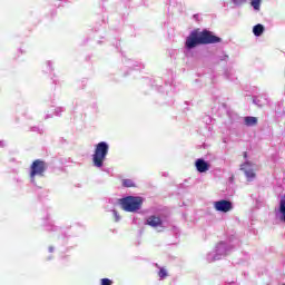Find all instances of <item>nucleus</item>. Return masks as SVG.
Here are the masks:
<instances>
[{"label":"nucleus","instance_id":"obj_1","mask_svg":"<svg viewBox=\"0 0 285 285\" xmlns=\"http://www.w3.org/2000/svg\"><path fill=\"white\" fill-rule=\"evenodd\" d=\"M222 38L213 35V32L208 30L204 31H191L190 35L186 38L185 41V50L189 52L197 46H207L208 43H219Z\"/></svg>","mask_w":285,"mask_h":285},{"label":"nucleus","instance_id":"obj_2","mask_svg":"<svg viewBox=\"0 0 285 285\" xmlns=\"http://www.w3.org/2000/svg\"><path fill=\"white\" fill-rule=\"evenodd\" d=\"M110 151V145L106 141H100L95 146L94 154L91 156L92 166L95 168H104V164L106 161V157H108V153Z\"/></svg>","mask_w":285,"mask_h":285},{"label":"nucleus","instance_id":"obj_3","mask_svg":"<svg viewBox=\"0 0 285 285\" xmlns=\"http://www.w3.org/2000/svg\"><path fill=\"white\" fill-rule=\"evenodd\" d=\"M142 204L144 198L139 196H127L119 199L120 208L126 213H137V210H141Z\"/></svg>","mask_w":285,"mask_h":285},{"label":"nucleus","instance_id":"obj_4","mask_svg":"<svg viewBox=\"0 0 285 285\" xmlns=\"http://www.w3.org/2000/svg\"><path fill=\"white\" fill-rule=\"evenodd\" d=\"M46 170H48V164L46 161L40 159L35 160L30 166L29 177L31 184H37V177H43Z\"/></svg>","mask_w":285,"mask_h":285},{"label":"nucleus","instance_id":"obj_5","mask_svg":"<svg viewBox=\"0 0 285 285\" xmlns=\"http://www.w3.org/2000/svg\"><path fill=\"white\" fill-rule=\"evenodd\" d=\"M236 246H239V240L235 242H220L215 246L216 254L220 259H224L227 255H230Z\"/></svg>","mask_w":285,"mask_h":285},{"label":"nucleus","instance_id":"obj_6","mask_svg":"<svg viewBox=\"0 0 285 285\" xmlns=\"http://www.w3.org/2000/svg\"><path fill=\"white\" fill-rule=\"evenodd\" d=\"M240 170L245 173V177H247L248 181H253L255 171L259 170V167L256 164L247 161L240 166Z\"/></svg>","mask_w":285,"mask_h":285},{"label":"nucleus","instance_id":"obj_7","mask_svg":"<svg viewBox=\"0 0 285 285\" xmlns=\"http://www.w3.org/2000/svg\"><path fill=\"white\" fill-rule=\"evenodd\" d=\"M214 208L217 213H230L233 210V203L230 200H217L214 202Z\"/></svg>","mask_w":285,"mask_h":285},{"label":"nucleus","instance_id":"obj_8","mask_svg":"<svg viewBox=\"0 0 285 285\" xmlns=\"http://www.w3.org/2000/svg\"><path fill=\"white\" fill-rule=\"evenodd\" d=\"M147 226H151V228H164V222H161V218L158 216H149L146 219Z\"/></svg>","mask_w":285,"mask_h":285},{"label":"nucleus","instance_id":"obj_9","mask_svg":"<svg viewBox=\"0 0 285 285\" xmlns=\"http://www.w3.org/2000/svg\"><path fill=\"white\" fill-rule=\"evenodd\" d=\"M195 166L198 173H208V170H210V164H208V161L204 160L203 158H198L195 161Z\"/></svg>","mask_w":285,"mask_h":285},{"label":"nucleus","instance_id":"obj_10","mask_svg":"<svg viewBox=\"0 0 285 285\" xmlns=\"http://www.w3.org/2000/svg\"><path fill=\"white\" fill-rule=\"evenodd\" d=\"M254 104H256V106L262 108V106H268V104H271V99L268 98V95L263 94V95L254 98Z\"/></svg>","mask_w":285,"mask_h":285},{"label":"nucleus","instance_id":"obj_11","mask_svg":"<svg viewBox=\"0 0 285 285\" xmlns=\"http://www.w3.org/2000/svg\"><path fill=\"white\" fill-rule=\"evenodd\" d=\"M206 262H208V264H213V262H219V255L217 254V250L214 249L212 252H208L205 256Z\"/></svg>","mask_w":285,"mask_h":285},{"label":"nucleus","instance_id":"obj_12","mask_svg":"<svg viewBox=\"0 0 285 285\" xmlns=\"http://www.w3.org/2000/svg\"><path fill=\"white\" fill-rule=\"evenodd\" d=\"M245 126H257V117L247 116L244 118Z\"/></svg>","mask_w":285,"mask_h":285},{"label":"nucleus","instance_id":"obj_13","mask_svg":"<svg viewBox=\"0 0 285 285\" xmlns=\"http://www.w3.org/2000/svg\"><path fill=\"white\" fill-rule=\"evenodd\" d=\"M253 33L255 37H262L264 35V26L259 23L254 26Z\"/></svg>","mask_w":285,"mask_h":285},{"label":"nucleus","instance_id":"obj_14","mask_svg":"<svg viewBox=\"0 0 285 285\" xmlns=\"http://www.w3.org/2000/svg\"><path fill=\"white\" fill-rule=\"evenodd\" d=\"M250 6L254 12H259V10H262V0H250Z\"/></svg>","mask_w":285,"mask_h":285},{"label":"nucleus","instance_id":"obj_15","mask_svg":"<svg viewBox=\"0 0 285 285\" xmlns=\"http://www.w3.org/2000/svg\"><path fill=\"white\" fill-rule=\"evenodd\" d=\"M158 277L159 279H166L168 276V269H166L165 267H158Z\"/></svg>","mask_w":285,"mask_h":285},{"label":"nucleus","instance_id":"obj_16","mask_svg":"<svg viewBox=\"0 0 285 285\" xmlns=\"http://www.w3.org/2000/svg\"><path fill=\"white\" fill-rule=\"evenodd\" d=\"M122 186H125V188H132V186H135V183L130 179H124Z\"/></svg>","mask_w":285,"mask_h":285},{"label":"nucleus","instance_id":"obj_17","mask_svg":"<svg viewBox=\"0 0 285 285\" xmlns=\"http://www.w3.org/2000/svg\"><path fill=\"white\" fill-rule=\"evenodd\" d=\"M66 109L63 107H56L53 109V115H56V117H60L61 112H65Z\"/></svg>","mask_w":285,"mask_h":285},{"label":"nucleus","instance_id":"obj_18","mask_svg":"<svg viewBox=\"0 0 285 285\" xmlns=\"http://www.w3.org/2000/svg\"><path fill=\"white\" fill-rule=\"evenodd\" d=\"M111 213L114 215L115 222H121V216L119 215V213L116 209H112Z\"/></svg>","mask_w":285,"mask_h":285},{"label":"nucleus","instance_id":"obj_19","mask_svg":"<svg viewBox=\"0 0 285 285\" xmlns=\"http://www.w3.org/2000/svg\"><path fill=\"white\" fill-rule=\"evenodd\" d=\"M100 285H112V281L110 278H102Z\"/></svg>","mask_w":285,"mask_h":285},{"label":"nucleus","instance_id":"obj_20","mask_svg":"<svg viewBox=\"0 0 285 285\" xmlns=\"http://www.w3.org/2000/svg\"><path fill=\"white\" fill-rule=\"evenodd\" d=\"M219 61H227L228 60V55L226 53H222L220 56H218Z\"/></svg>","mask_w":285,"mask_h":285},{"label":"nucleus","instance_id":"obj_21","mask_svg":"<svg viewBox=\"0 0 285 285\" xmlns=\"http://www.w3.org/2000/svg\"><path fill=\"white\" fill-rule=\"evenodd\" d=\"M46 66H47V72H52V61H47Z\"/></svg>","mask_w":285,"mask_h":285},{"label":"nucleus","instance_id":"obj_22","mask_svg":"<svg viewBox=\"0 0 285 285\" xmlns=\"http://www.w3.org/2000/svg\"><path fill=\"white\" fill-rule=\"evenodd\" d=\"M232 2L234 6H242L244 2H246V0H232Z\"/></svg>","mask_w":285,"mask_h":285},{"label":"nucleus","instance_id":"obj_23","mask_svg":"<svg viewBox=\"0 0 285 285\" xmlns=\"http://www.w3.org/2000/svg\"><path fill=\"white\" fill-rule=\"evenodd\" d=\"M49 253H55V247L53 246H49Z\"/></svg>","mask_w":285,"mask_h":285},{"label":"nucleus","instance_id":"obj_24","mask_svg":"<svg viewBox=\"0 0 285 285\" xmlns=\"http://www.w3.org/2000/svg\"><path fill=\"white\" fill-rule=\"evenodd\" d=\"M6 146V141H0V148H3Z\"/></svg>","mask_w":285,"mask_h":285},{"label":"nucleus","instance_id":"obj_25","mask_svg":"<svg viewBox=\"0 0 285 285\" xmlns=\"http://www.w3.org/2000/svg\"><path fill=\"white\" fill-rule=\"evenodd\" d=\"M52 117V114H47L46 119H50Z\"/></svg>","mask_w":285,"mask_h":285},{"label":"nucleus","instance_id":"obj_26","mask_svg":"<svg viewBox=\"0 0 285 285\" xmlns=\"http://www.w3.org/2000/svg\"><path fill=\"white\" fill-rule=\"evenodd\" d=\"M48 230H57V227L48 228Z\"/></svg>","mask_w":285,"mask_h":285}]
</instances>
